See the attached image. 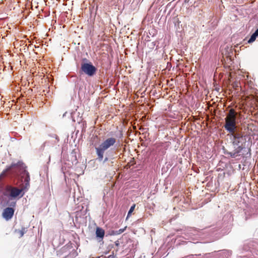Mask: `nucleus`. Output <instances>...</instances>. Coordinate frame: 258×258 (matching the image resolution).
<instances>
[{"mask_svg":"<svg viewBox=\"0 0 258 258\" xmlns=\"http://www.w3.org/2000/svg\"><path fill=\"white\" fill-rule=\"evenodd\" d=\"M76 153L75 150H73L70 155L69 158L71 159L72 165H76L78 163Z\"/></svg>","mask_w":258,"mask_h":258,"instance_id":"nucleus-12","label":"nucleus"},{"mask_svg":"<svg viewBox=\"0 0 258 258\" xmlns=\"http://www.w3.org/2000/svg\"><path fill=\"white\" fill-rule=\"evenodd\" d=\"M97 71V68L87 58H84L82 59V62L81 63V68L79 71L81 74L84 73L88 77H92L96 74Z\"/></svg>","mask_w":258,"mask_h":258,"instance_id":"nucleus-5","label":"nucleus"},{"mask_svg":"<svg viewBox=\"0 0 258 258\" xmlns=\"http://www.w3.org/2000/svg\"><path fill=\"white\" fill-rule=\"evenodd\" d=\"M193 243H198L199 242L198 241H197V242H192Z\"/></svg>","mask_w":258,"mask_h":258,"instance_id":"nucleus-27","label":"nucleus"},{"mask_svg":"<svg viewBox=\"0 0 258 258\" xmlns=\"http://www.w3.org/2000/svg\"><path fill=\"white\" fill-rule=\"evenodd\" d=\"M96 237L99 241L100 240H102L104 237L105 231L101 227H97L96 229Z\"/></svg>","mask_w":258,"mask_h":258,"instance_id":"nucleus-10","label":"nucleus"},{"mask_svg":"<svg viewBox=\"0 0 258 258\" xmlns=\"http://www.w3.org/2000/svg\"><path fill=\"white\" fill-rule=\"evenodd\" d=\"M232 254V251L224 249L220 251L219 255L221 258H229Z\"/></svg>","mask_w":258,"mask_h":258,"instance_id":"nucleus-11","label":"nucleus"},{"mask_svg":"<svg viewBox=\"0 0 258 258\" xmlns=\"http://www.w3.org/2000/svg\"><path fill=\"white\" fill-rule=\"evenodd\" d=\"M198 258H212V255L210 253H206L203 254L201 253V255L198 256Z\"/></svg>","mask_w":258,"mask_h":258,"instance_id":"nucleus-19","label":"nucleus"},{"mask_svg":"<svg viewBox=\"0 0 258 258\" xmlns=\"http://www.w3.org/2000/svg\"><path fill=\"white\" fill-rule=\"evenodd\" d=\"M16 202H11L10 204V206L11 207H15L16 206Z\"/></svg>","mask_w":258,"mask_h":258,"instance_id":"nucleus-21","label":"nucleus"},{"mask_svg":"<svg viewBox=\"0 0 258 258\" xmlns=\"http://www.w3.org/2000/svg\"><path fill=\"white\" fill-rule=\"evenodd\" d=\"M224 153L225 154L230 156L231 158H235V157H236L238 156L236 154V153L234 151L233 152H229V151H224Z\"/></svg>","mask_w":258,"mask_h":258,"instance_id":"nucleus-17","label":"nucleus"},{"mask_svg":"<svg viewBox=\"0 0 258 258\" xmlns=\"http://www.w3.org/2000/svg\"><path fill=\"white\" fill-rule=\"evenodd\" d=\"M26 231H27V229L26 228H24V227L22 228L21 230H20L19 231V232L20 234V236L22 237L24 235V234L26 232Z\"/></svg>","mask_w":258,"mask_h":258,"instance_id":"nucleus-20","label":"nucleus"},{"mask_svg":"<svg viewBox=\"0 0 258 258\" xmlns=\"http://www.w3.org/2000/svg\"><path fill=\"white\" fill-rule=\"evenodd\" d=\"M201 255V253L199 254H190L187 255L181 258H198V256Z\"/></svg>","mask_w":258,"mask_h":258,"instance_id":"nucleus-18","label":"nucleus"},{"mask_svg":"<svg viewBox=\"0 0 258 258\" xmlns=\"http://www.w3.org/2000/svg\"><path fill=\"white\" fill-rule=\"evenodd\" d=\"M240 118V114L233 108H230L225 118V123L224 125L225 130L231 134V135L238 131L237 123Z\"/></svg>","mask_w":258,"mask_h":258,"instance_id":"nucleus-3","label":"nucleus"},{"mask_svg":"<svg viewBox=\"0 0 258 258\" xmlns=\"http://www.w3.org/2000/svg\"><path fill=\"white\" fill-rule=\"evenodd\" d=\"M51 137L52 138H55L56 139H58V137L57 136V135H55V134H53L52 136H51Z\"/></svg>","mask_w":258,"mask_h":258,"instance_id":"nucleus-23","label":"nucleus"},{"mask_svg":"<svg viewBox=\"0 0 258 258\" xmlns=\"http://www.w3.org/2000/svg\"><path fill=\"white\" fill-rule=\"evenodd\" d=\"M258 36V28L251 35L249 39L247 40L248 43H251L254 42L256 37Z\"/></svg>","mask_w":258,"mask_h":258,"instance_id":"nucleus-13","label":"nucleus"},{"mask_svg":"<svg viewBox=\"0 0 258 258\" xmlns=\"http://www.w3.org/2000/svg\"><path fill=\"white\" fill-rule=\"evenodd\" d=\"M156 42H152V46H153V47H154V46H155V45H156Z\"/></svg>","mask_w":258,"mask_h":258,"instance_id":"nucleus-25","label":"nucleus"},{"mask_svg":"<svg viewBox=\"0 0 258 258\" xmlns=\"http://www.w3.org/2000/svg\"><path fill=\"white\" fill-rule=\"evenodd\" d=\"M136 207V204H133L130 208V210H128L127 212V215L126 217V219H128L131 215L132 213L135 210V208Z\"/></svg>","mask_w":258,"mask_h":258,"instance_id":"nucleus-16","label":"nucleus"},{"mask_svg":"<svg viewBox=\"0 0 258 258\" xmlns=\"http://www.w3.org/2000/svg\"><path fill=\"white\" fill-rule=\"evenodd\" d=\"M45 146V143H44L42 146L41 148H43Z\"/></svg>","mask_w":258,"mask_h":258,"instance_id":"nucleus-26","label":"nucleus"},{"mask_svg":"<svg viewBox=\"0 0 258 258\" xmlns=\"http://www.w3.org/2000/svg\"><path fill=\"white\" fill-rule=\"evenodd\" d=\"M27 166L21 161L12 163L0 174V177H5L13 182L17 179L23 184L21 188L10 185L4 192L9 200H19L22 198L30 187V177L26 169Z\"/></svg>","mask_w":258,"mask_h":258,"instance_id":"nucleus-1","label":"nucleus"},{"mask_svg":"<svg viewBox=\"0 0 258 258\" xmlns=\"http://www.w3.org/2000/svg\"><path fill=\"white\" fill-rule=\"evenodd\" d=\"M116 143V139L114 138H109L104 141L98 147H95L96 151L99 155H102L103 152L106 151ZM102 157V156H101Z\"/></svg>","mask_w":258,"mask_h":258,"instance_id":"nucleus-6","label":"nucleus"},{"mask_svg":"<svg viewBox=\"0 0 258 258\" xmlns=\"http://www.w3.org/2000/svg\"><path fill=\"white\" fill-rule=\"evenodd\" d=\"M258 253V243L254 240L245 241L237 252L238 258L251 257Z\"/></svg>","mask_w":258,"mask_h":258,"instance_id":"nucleus-4","label":"nucleus"},{"mask_svg":"<svg viewBox=\"0 0 258 258\" xmlns=\"http://www.w3.org/2000/svg\"><path fill=\"white\" fill-rule=\"evenodd\" d=\"M15 210L11 207H8L4 209L3 216L4 219L8 221L12 219L14 214Z\"/></svg>","mask_w":258,"mask_h":258,"instance_id":"nucleus-9","label":"nucleus"},{"mask_svg":"<svg viewBox=\"0 0 258 258\" xmlns=\"http://www.w3.org/2000/svg\"><path fill=\"white\" fill-rule=\"evenodd\" d=\"M236 146L237 147L236 148L234 151L237 155H239V154L241 152L243 148H244V147H243L242 145H239Z\"/></svg>","mask_w":258,"mask_h":258,"instance_id":"nucleus-15","label":"nucleus"},{"mask_svg":"<svg viewBox=\"0 0 258 258\" xmlns=\"http://www.w3.org/2000/svg\"><path fill=\"white\" fill-rule=\"evenodd\" d=\"M78 88H79V91H80V90H81V87L80 86L79 87V84H76V89H78Z\"/></svg>","mask_w":258,"mask_h":258,"instance_id":"nucleus-22","label":"nucleus"},{"mask_svg":"<svg viewBox=\"0 0 258 258\" xmlns=\"http://www.w3.org/2000/svg\"><path fill=\"white\" fill-rule=\"evenodd\" d=\"M230 225L228 223L219 222L203 229H198L194 227H189L184 229H178L177 232L185 236V239L195 240L198 237H204V235L215 236L219 238L225 234L230 229Z\"/></svg>","mask_w":258,"mask_h":258,"instance_id":"nucleus-2","label":"nucleus"},{"mask_svg":"<svg viewBox=\"0 0 258 258\" xmlns=\"http://www.w3.org/2000/svg\"><path fill=\"white\" fill-rule=\"evenodd\" d=\"M102 155H99L97 151H96V153L97 155L96 160L99 162H102L103 163H105L106 162L108 161L110 159H112L113 158V155L112 153H111L109 151L103 152Z\"/></svg>","mask_w":258,"mask_h":258,"instance_id":"nucleus-8","label":"nucleus"},{"mask_svg":"<svg viewBox=\"0 0 258 258\" xmlns=\"http://www.w3.org/2000/svg\"><path fill=\"white\" fill-rule=\"evenodd\" d=\"M125 229H126V227H125L123 228L119 229V230H111L109 232V234L111 235H117L120 234L125 231Z\"/></svg>","mask_w":258,"mask_h":258,"instance_id":"nucleus-14","label":"nucleus"},{"mask_svg":"<svg viewBox=\"0 0 258 258\" xmlns=\"http://www.w3.org/2000/svg\"><path fill=\"white\" fill-rule=\"evenodd\" d=\"M233 137V145H242L245 142V138L243 134L239 130L237 131L231 135Z\"/></svg>","mask_w":258,"mask_h":258,"instance_id":"nucleus-7","label":"nucleus"},{"mask_svg":"<svg viewBox=\"0 0 258 258\" xmlns=\"http://www.w3.org/2000/svg\"><path fill=\"white\" fill-rule=\"evenodd\" d=\"M190 0H184V3L185 4L188 3L189 2Z\"/></svg>","mask_w":258,"mask_h":258,"instance_id":"nucleus-24","label":"nucleus"}]
</instances>
